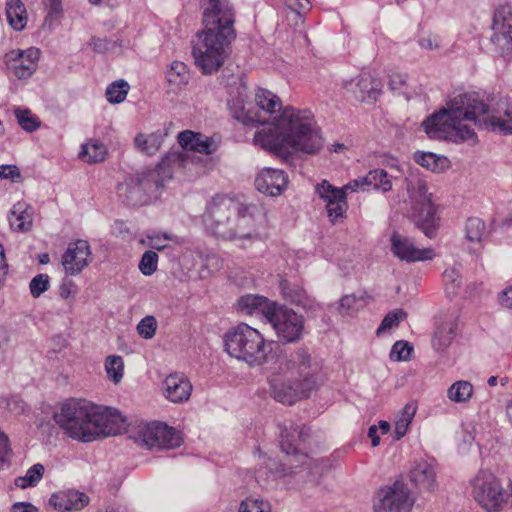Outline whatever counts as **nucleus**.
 Returning a JSON list of instances; mask_svg holds the SVG:
<instances>
[{"mask_svg":"<svg viewBox=\"0 0 512 512\" xmlns=\"http://www.w3.org/2000/svg\"><path fill=\"white\" fill-rule=\"evenodd\" d=\"M443 282L446 285L447 291L455 293L456 289L461 285L459 271L454 267L446 269L443 273Z\"/></svg>","mask_w":512,"mask_h":512,"instance_id":"nucleus-51","label":"nucleus"},{"mask_svg":"<svg viewBox=\"0 0 512 512\" xmlns=\"http://www.w3.org/2000/svg\"><path fill=\"white\" fill-rule=\"evenodd\" d=\"M413 347L407 341H396L390 351V359L393 361H407L410 359Z\"/></svg>","mask_w":512,"mask_h":512,"instance_id":"nucleus-47","label":"nucleus"},{"mask_svg":"<svg viewBox=\"0 0 512 512\" xmlns=\"http://www.w3.org/2000/svg\"><path fill=\"white\" fill-rule=\"evenodd\" d=\"M412 485L421 492H433L438 487L434 460L420 459L409 472Z\"/></svg>","mask_w":512,"mask_h":512,"instance_id":"nucleus-19","label":"nucleus"},{"mask_svg":"<svg viewBox=\"0 0 512 512\" xmlns=\"http://www.w3.org/2000/svg\"><path fill=\"white\" fill-rule=\"evenodd\" d=\"M105 370L108 378L114 383H119L123 377L124 361L121 356L110 355L105 360Z\"/></svg>","mask_w":512,"mask_h":512,"instance_id":"nucleus-41","label":"nucleus"},{"mask_svg":"<svg viewBox=\"0 0 512 512\" xmlns=\"http://www.w3.org/2000/svg\"><path fill=\"white\" fill-rule=\"evenodd\" d=\"M10 228L13 231L26 232L32 227V212L24 201L15 203L8 215Z\"/></svg>","mask_w":512,"mask_h":512,"instance_id":"nucleus-28","label":"nucleus"},{"mask_svg":"<svg viewBox=\"0 0 512 512\" xmlns=\"http://www.w3.org/2000/svg\"><path fill=\"white\" fill-rule=\"evenodd\" d=\"M254 142L270 153L287 158L292 151L315 154L323 147V138L313 114L308 109L291 106L262 130L254 134Z\"/></svg>","mask_w":512,"mask_h":512,"instance_id":"nucleus-2","label":"nucleus"},{"mask_svg":"<svg viewBox=\"0 0 512 512\" xmlns=\"http://www.w3.org/2000/svg\"><path fill=\"white\" fill-rule=\"evenodd\" d=\"M471 485L475 501L487 512L501 511L510 497L501 481L487 469L479 470Z\"/></svg>","mask_w":512,"mask_h":512,"instance_id":"nucleus-12","label":"nucleus"},{"mask_svg":"<svg viewBox=\"0 0 512 512\" xmlns=\"http://www.w3.org/2000/svg\"><path fill=\"white\" fill-rule=\"evenodd\" d=\"M252 206L217 195L207 204L203 214L206 230L213 236L228 241L257 238Z\"/></svg>","mask_w":512,"mask_h":512,"instance_id":"nucleus-5","label":"nucleus"},{"mask_svg":"<svg viewBox=\"0 0 512 512\" xmlns=\"http://www.w3.org/2000/svg\"><path fill=\"white\" fill-rule=\"evenodd\" d=\"M310 437V429L293 422L285 424L280 432V448L286 459L280 463L278 471L283 475H301L304 481L316 482L324 471L322 461L313 459L304 451Z\"/></svg>","mask_w":512,"mask_h":512,"instance_id":"nucleus-7","label":"nucleus"},{"mask_svg":"<svg viewBox=\"0 0 512 512\" xmlns=\"http://www.w3.org/2000/svg\"><path fill=\"white\" fill-rule=\"evenodd\" d=\"M287 184L283 170L265 168L255 179L256 189L269 196H278L285 189Z\"/></svg>","mask_w":512,"mask_h":512,"instance_id":"nucleus-22","label":"nucleus"},{"mask_svg":"<svg viewBox=\"0 0 512 512\" xmlns=\"http://www.w3.org/2000/svg\"><path fill=\"white\" fill-rule=\"evenodd\" d=\"M157 264L158 254L149 250L143 253L138 268L143 275L150 276L157 270Z\"/></svg>","mask_w":512,"mask_h":512,"instance_id":"nucleus-46","label":"nucleus"},{"mask_svg":"<svg viewBox=\"0 0 512 512\" xmlns=\"http://www.w3.org/2000/svg\"><path fill=\"white\" fill-rule=\"evenodd\" d=\"M267 321L283 343H295L303 337L305 319L291 308L276 304L272 312H268Z\"/></svg>","mask_w":512,"mask_h":512,"instance_id":"nucleus-13","label":"nucleus"},{"mask_svg":"<svg viewBox=\"0 0 512 512\" xmlns=\"http://www.w3.org/2000/svg\"><path fill=\"white\" fill-rule=\"evenodd\" d=\"M465 236L470 242H481L486 236L485 222L478 217H470L465 224Z\"/></svg>","mask_w":512,"mask_h":512,"instance_id":"nucleus-37","label":"nucleus"},{"mask_svg":"<svg viewBox=\"0 0 512 512\" xmlns=\"http://www.w3.org/2000/svg\"><path fill=\"white\" fill-rule=\"evenodd\" d=\"M279 288L285 300L306 311H315L319 307V304L297 283L281 280Z\"/></svg>","mask_w":512,"mask_h":512,"instance_id":"nucleus-24","label":"nucleus"},{"mask_svg":"<svg viewBox=\"0 0 512 512\" xmlns=\"http://www.w3.org/2000/svg\"><path fill=\"white\" fill-rule=\"evenodd\" d=\"M455 336L454 326L451 322L437 326L432 338V346L438 351L446 350Z\"/></svg>","mask_w":512,"mask_h":512,"instance_id":"nucleus-33","label":"nucleus"},{"mask_svg":"<svg viewBox=\"0 0 512 512\" xmlns=\"http://www.w3.org/2000/svg\"><path fill=\"white\" fill-rule=\"evenodd\" d=\"M150 239V247L157 251H162L167 247L165 241H170L174 239L173 235L168 233H163L161 235H153L148 237Z\"/></svg>","mask_w":512,"mask_h":512,"instance_id":"nucleus-54","label":"nucleus"},{"mask_svg":"<svg viewBox=\"0 0 512 512\" xmlns=\"http://www.w3.org/2000/svg\"><path fill=\"white\" fill-rule=\"evenodd\" d=\"M357 301V298L354 295H346L341 298L340 300V309L349 311L353 309L355 303Z\"/></svg>","mask_w":512,"mask_h":512,"instance_id":"nucleus-64","label":"nucleus"},{"mask_svg":"<svg viewBox=\"0 0 512 512\" xmlns=\"http://www.w3.org/2000/svg\"><path fill=\"white\" fill-rule=\"evenodd\" d=\"M415 502L407 485L396 481L392 486H386L377 491L374 496L375 512H409Z\"/></svg>","mask_w":512,"mask_h":512,"instance_id":"nucleus-15","label":"nucleus"},{"mask_svg":"<svg viewBox=\"0 0 512 512\" xmlns=\"http://www.w3.org/2000/svg\"><path fill=\"white\" fill-rule=\"evenodd\" d=\"M416 413V407L414 404L408 403L405 405L401 417L396 421L395 434L396 439L402 438L408 430L410 423Z\"/></svg>","mask_w":512,"mask_h":512,"instance_id":"nucleus-43","label":"nucleus"},{"mask_svg":"<svg viewBox=\"0 0 512 512\" xmlns=\"http://www.w3.org/2000/svg\"><path fill=\"white\" fill-rule=\"evenodd\" d=\"M493 34L490 37L492 52L503 57L512 56V9L509 5H500L494 12Z\"/></svg>","mask_w":512,"mask_h":512,"instance_id":"nucleus-16","label":"nucleus"},{"mask_svg":"<svg viewBox=\"0 0 512 512\" xmlns=\"http://www.w3.org/2000/svg\"><path fill=\"white\" fill-rule=\"evenodd\" d=\"M288 7L292 11H295L299 17H301V13L310 10L311 3L309 0H293V3H290Z\"/></svg>","mask_w":512,"mask_h":512,"instance_id":"nucleus-59","label":"nucleus"},{"mask_svg":"<svg viewBox=\"0 0 512 512\" xmlns=\"http://www.w3.org/2000/svg\"><path fill=\"white\" fill-rule=\"evenodd\" d=\"M11 453L8 437L0 432V468L7 462V458Z\"/></svg>","mask_w":512,"mask_h":512,"instance_id":"nucleus-56","label":"nucleus"},{"mask_svg":"<svg viewBox=\"0 0 512 512\" xmlns=\"http://www.w3.org/2000/svg\"><path fill=\"white\" fill-rule=\"evenodd\" d=\"M276 304L266 297L252 294L244 295L238 300V307L242 312L249 315L262 314L266 320L268 312H272Z\"/></svg>","mask_w":512,"mask_h":512,"instance_id":"nucleus-27","label":"nucleus"},{"mask_svg":"<svg viewBox=\"0 0 512 512\" xmlns=\"http://www.w3.org/2000/svg\"><path fill=\"white\" fill-rule=\"evenodd\" d=\"M347 208L346 194H344V198H338L335 202L326 205L328 217L332 222H336L339 218H344Z\"/></svg>","mask_w":512,"mask_h":512,"instance_id":"nucleus-49","label":"nucleus"},{"mask_svg":"<svg viewBox=\"0 0 512 512\" xmlns=\"http://www.w3.org/2000/svg\"><path fill=\"white\" fill-rule=\"evenodd\" d=\"M166 78L171 86L181 89L189 82L190 73L185 63L173 61L166 72Z\"/></svg>","mask_w":512,"mask_h":512,"instance_id":"nucleus-32","label":"nucleus"},{"mask_svg":"<svg viewBox=\"0 0 512 512\" xmlns=\"http://www.w3.org/2000/svg\"><path fill=\"white\" fill-rule=\"evenodd\" d=\"M440 37L438 35L429 34L419 40V45L427 50H434L440 47Z\"/></svg>","mask_w":512,"mask_h":512,"instance_id":"nucleus-57","label":"nucleus"},{"mask_svg":"<svg viewBox=\"0 0 512 512\" xmlns=\"http://www.w3.org/2000/svg\"><path fill=\"white\" fill-rule=\"evenodd\" d=\"M167 131L157 130L151 134L139 133L134 139L135 147L142 153L147 155H155L161 148Z\"/></svg>","mask_w":512,"mask_h":512,"instance_id":"nucleus-29","label":"nucleus"},{"mask_svg":"<svg viewBox=\"0 0 512 512\" xmlns=\"http://www.w3.org/2000/svg\"><path fill=\"white\" fill-rule=\"evenodd\" d=\"M181 156L179 153H168L155 168L136 172L127 178L119 188L125 190L122 194L124 201L130 206H141L157 198L164 181L172 178L170 166H180Z\"/></svg>","mask_w":512,"mask_h":512,"instance_id":"nucleus-9","label":"nucleus"},{"mask_svg":"<svg viewBox=\"0 0 512 512\" xmlns=\"http://www.w3.org/2000/svg\"><path fill=\"white\" fill-rule=\"evenodd\" d=\"M405 185L411 206V216L416 227L428 238H435L440 226V217L437 206L432 201V194L428 192L425 179L419 173L411 172L405 178Z\"/></svg>","mask_w":512,"mask_h":512,"instance_id":"nucleus-11","label":"nucleus"},{"mask_svg":"<svg viewBox=\"0 0 512 512\" xmlns=\"http://www.w3.org/2000/svg\"><path fill=\"white\" fill-rule=\"evenodd\" d=\"M406 315V312L402 309H395L389 312L377 328L376 334L380 336L384 331L398 327L400 321L406 318Z\"/></svg>","mask_w":512,"mask_h":512,"instance_id":"nucleus-45","label":"nucleus"},{"mask_svg":"<svg viewBox=\"0 0 512 512\" xmlns=\"http://www.w3.org/2000/svg\"><path fill=\"white\" fill-rule=\"evenodd\" d=\"M21 178V172L16 165H0V179H9L18 182Z\"/></svg>","mask_w":512,"mask_h":512,"instance_id":"nucleus-53","label":"nucleus"},{"mask_svg":"<svg viewBox=\"0 0 512 512\" xmlns=\"http://www.w3.org/2000/svg\"><path fill=\"white\" fill-rule=\"evenodd\" d=\"M415 161L422 167L434 171L437 166L436 155L431 152L415 153Z\"/></svg>","mask_w":512,"mask_h":512,"instance_id":"nucleus-52","label":"nucleus"},{"mask_svg":"<svg viewBox=\"0 0 512 512\" xmlns=\"http://www.w3.org/2000/svg\"><path fill=\"white\" fill-rule=\"evenodd\" d=\"M178 143L184 151L178 152L182 156V163L180 166L171 165L170 169L173 171L176 168H181L184 165L187 151L199 152L204 154H212L213 142L210 138L203 136L200 133H195L190 130L182 131L178 134Z\"/></svg>","mask_w":512,"mask_h":512,"instance_id":"nucleus-21","label":"nucleus"},{"mask_svg":"<svg viewBox=\"0 0 512 512\" xmlns=\"http://www.w3.org/2000/svg\"><path fill=\"white\" fill-rule=\"evenodd\" d=\"M227 105L231 116L245 126L256 127L266 122L262 112L273 114L281 110L280 98L269 90L260 88L255 103L249 100L246 82L241 77H232L227 86Z\"/></svg>","mask_w":512,"mask_h":512,"instance_id":"nucleus-8","label":"nucleus"},{"mask_svg":"<svg viewBox=\"0 0 512 512\" xmlns=\"http://www.w3.org/2000/svg\"><path fill=\"white\" fill-rule=\"evenodd\" d=\"M346 88L353 92L359 101L375 100L380 92L379 83L370 75H361L346 84Z\"/></svg>","mask_w":512,"mask_h":512,"instance_id":"nucleus-26","label":"nucleus"},{"mask_svg":"<svg viewBox=\"0 0 512 512\" xmlns=\"http://www.w3.org/2000/svg\"><path fill=\"white\" fill-rule=\"evenodd\" d=\"M129 88V84L123 79L112 82L106 89L107 101L111 104L122 103L127 97Z\"/></svg>","mask_w":512,"mask_h":512,"instance_id":"nucleus-39","label":"nucleus"},{"mask_svg":"<svg viewBox=\"0 0 512 512\" xmlns=\"http://www.w3.org/2000/svg\"><path fill=\"white\" fill-rule=\"evenodd\" d=\"M45 468L41 463L31 466L24 476L15 479V485L21 489L36 486L43 478Z\"/></svg>","mask_w":512,"mask_h":512,"instance_id":"nucleus-36","label":"nucleus"},{"mask_svg":"<svg viewBox=\"0 0 512 512\" xmlns=\"http://www.w3.org/2000/svg\"><path fill=\"white\" fill-rule=\"evenodd\" d=\"M407 75L394 73L389 76L388 85L392 91L401 92L406 86Z\"/></svg>","mask_w":512,"mask_h":512,"instance_id":"nucleus-55","label":"nucleus"},{"mask_svg":"<svg viewBox=\"0 0 512 512\" xmlns=\"http://www.w3.org/2000/svg\"><path fill=\"white\" fill-rule=\"evenodd\" d=\"M54 421L68 437L87 443L118 435L124 429V419L108 408L84 399H69L53 414Z\"/></svg>","mask_w":512,"mask_h":512,"instance_id":"nucleus-4","label":"nucleus"},{"mask_svg":"<svg viewBox=\"0 0 512 512\" xmlns=\"http://www.w3.org/2000/svg\"><path fill=\"white\" fill-rule=\"evenodd\" d=\"M315 193L322 199L326 205L336 201L338 198H344V189L331 185L328 181L323 180L315 187Z\"/></svg>","mask_w":512,"mask_h":512,"instance_id":"nucleus-40","label":"nucleus"},{"mask_svg":"<svg viewBox=\"0 0 512 512\" xmlns=\"http://www.w3.org/2000/svg\"><path fill=\"white\" fill-rule=\"evenodd\" d=\"M367 186L383 193L392 189L391 177L384 169H374L366 175Z\"/></svg>","mask_w":512,"mask_h":512,"instance_id":"nucleus-35","label":"nucleus"},{"mask_svg":"<svg viewBox=\"0 0 512 512\" xmlns=\"http://www.w3.org/2000/svg\"><path fill=\"white\" fill-rule=\"evenodd\" d=\"M40 51L31 47L27 50H12L5 55L8 71L17 79H27L37 69Z\"/></svg>","mask_w":512,"mask_h":512,"instance_id":"nucleus-17","label":"nucleus"},{"mask_svg":"<svg viewBox=\"0 0 512 512\" xmlns=\"http://www.w3.org/2000/svg\"><path fill=\"white\" fill-rule=\"evenodd\" d=\"M11 512H38V509L31 503L18 502L12 506Z\"/></svg>","mask_w":512,"mask_h":512,"instance_id":"nucleus-63","label":"nucleus"},{"mask_svg":"<svg viewBox=\"0 0 512 512\" xmlns=\"http://www.w3.org/2000/svg\"><path fill=\"white\" fill-rule=\"evenodd\" d=\"M473 385L469 381L454 382L447 390V397L454 403H466L473 395Z\"/></svg>","mask_w":512,"mask_h":512,"instance_id":"nucleus-34","label":"nucleus"},{"mask_svg":"<svg viewBox=\"0 0 512 512\" xmlns=\"http://www.w3.org/2000/svg\"><path fill=\"white\" fill-rule=\"evenodd\" d=\"M391 250L396 257L406 262L431 260L434 257L433 249H418L407 237L397 232L391 235Z\"/></svg>","mask_w":512,"mask_h":512,"instance_id":"nucleus-20","label":"nucleus"},{"mask_svg":"<svg viewBox=\"0 0 512 512\" xmlns=\"http://www.w3.org/2000/svg\"><path fill=\"white\" fill-rule=\"evenodd\" d=\"M499 301L503 307L512 309V285L502 291Z\"/></svg>","mask_w":512,"mask_h":512,"instance_id":"nucleus-62","label":"nucleus"},{"mask_svg":"<svg viewBox=\"0 0 512 512\" xmlns=\"http://www.w3.org/2000/svg\"><path fill=\"white\" fill-rule=\"evenodd\" d=\"M223 343L228 355L250 367L267 363L268 355L272 351L271 343L257 329L245 323L230 328L224 334Z\"/></svg>","mask_w":512,"mask_h":512,"instance_id":"nucleus-10","label":"nucleus"},{"mask_svg":"<svg viewBox=\"0 0 512 512\" xmlns=\"http://www.w3.org/2000/svg\"><path fill=\"white\" fill-rule=\"evenodd\" d=\"M50 278L47 274H38L32 278L29 284L30 293L34 298L40 297L48 290Z\"/></svg>","mask_w":512,"mask_h":512,"instance_id":"nucleus-48","label":"nucleus"},{"mask_svg":"<svg viewBox=\"0 0 512 512\" xmlns=\"http://www.w3.org/2000/svg\"><path fill=\"white\" fill-rule=\"evenodd\" d=\"M132 438L148 449L156 450L177 448L182 443L179 433L162 422L140 424Z\"/></svg>","mask_w":512,"mask_h":512,"instance_id":"nucleus-14","label":"nucleus"},{"mask_svg":"<svg viewBox=\"0 0 512 512\" xmlns=\"http://www.w3.org/2000/svg\"><path fill=\"white\" fill-rule=\"evenodd\" d=\"M107 148L97 140H91L81 146L79 157L87 163H99L106 159Z\"/></svg>","mask_w":512,"mask_h":512,"instance_id":"nucleus-31","label":"nucleus"},{"mask_svg":"<svg viewBox=\"0 0 512 512\" xmlns=\"http://www.w3.org/2000/svg\"><path fill=\"white\" fill-rule=\"evenodd\" d=\"M366 176L364 177H358L354 180H351L346 184L342 189H344V192L346 193L347 190H350L352 192L357 191L359 189L364 190L367 186Z\"/></svg>","mask_w":512,"mask_h":512,"instance_id":"nucleus-60","label":"nucleus"},{"mask_svg":"<svg viewBox=\"0 0 512 512\" xmlns=\"http://www.w3.org/2000/svg\"><path fill=\"white\" fill-rule=\"evenodd\" d=\"M165 396L171 402L187 401L192 392L190 381L182 374H171L164 381Z\"/></svg>","mask_w":512,"mask_h":512,"instance_id":"nucleus-25","label":"nucleus"},{"mask_svg":"<svg viewBox=\"0 0 512 512\" xmlns=\"http://www.w3.org/2000/svg\"><path fill=\"white\" fill-rule=\"evenodd\" d=\"M204 29L193 41L192 56L203 74L217 72L229 55V46L235 39V14L226 0H207L202 3Z\"/></svg>","mask_w":512,"mask_h":512,"instance_id":"nucleus-3","label":"nucleus"},{"mask_svg":"<svg viewBox=\"0 0 512 512\" xmlns=\"http://www.w3.org/2000/svg\"><path fill=\"white\" fill-rule=\"evenodd\" d=\"M90 245L86 240L78 239L68 245L62 256V265L67 274L78 275L89 264Z\"/></svg>","mask_w":512,"mask_h":512,"instance_id":"nucleus-18","label":"nucleus"},{"mask_svg":"<svg viewBox=\"0 0 512 512\" xmlns=\"http://www.w3.org/2000/svg\"><path fill=\"white\" fill-rule=\"evenodd\" d=\"M463 121L474 122L479 128L502 135H512V100L490 106L476 92L455 94L447 107L429 116L422 126L430 139L467 141L475 140L476 133Z\"/></svg>","mask_w":512,"mask_h":512,"instance_id":"nucleus-1","label":"nucleus"},{"mask_svg":"<svg viewBox=\"0 0 512 512\" xmlns=\"http://www.w3.org/2000/svg\"><path fill=\"white\" fill-rule=\"evenodd\" d=\"M286 370L290 378H274L270 382L273 398L283 404L292 405L307 399L322 380V364L305 348H298L289 355Z\"/></svg>","mask_w":512,"mask_h":512,"instance_id":"nucleus-6","label":"nucleus"},{"mask_svg":"<svg viewBox=\"0 0 512 512\" xmlns=\"http://www.w3.org/2000/svg\"><path fill=\"white\" fill-rule=\"evenodd\" d=\"M88 503L89 497L76 490L54 493L49 499V504L60 512L78 511L88 505Z\"/></svg>","mask_w":512,"mask_h":512,"instance_id":"nucleus-23","label":"nucleus"},{"mask_svg":"<svg viewBox=\"0 0 512 512\" xmlns=\"http://www.w3.org/2000/svg\"><path fill=\"white\" fill-rule=\"evenodd\" d=\"M6 17L14 30L22 31L26 27L28 18L22 0H6Z\"/></svg>","mask_w":512,"mask_h":512,"instance_id":"nucleus-30","label":"nucleus"},{"mask_svg":"<svg viewBox=\"0 0 512 512\" xmlns=\"http://www.w3.org/2000/svg\"><path fill=\"white\" fill-rule=\"evenodd\" d=\"M90 46L97 53H105L108 51V41L106 39H101L97 37H93L90 41Z\"/></svg>","mask_w":512,"mask_h":512,"instance_id":"nucleus-61","label":"nucleus"},{"mask_svg":"<svg viewBox=\"0 0 512 512\" xmlns=\"http://www.w3.org/2000/svg\"><path fill=\"white\" fill-rule=\"evenodd\" d=\"M239 512H271V505L268 501L259 496H249L241 501Z\"/></svg>","mask_w":512,"mask_h":512,"instance_id":"nucleus-42","label":"nucleus"},{"mask_svg":"<svg viewBox=\"0 0 512 512\" xmlns=\"http://www.w3.org/2000/svg\"><path fill=\"white\" fill-rule=\"evenodd\" d=\"M76 285L72 280L65 279L59 288V294L63 299L69 298L71 295L75 294Z\"/></svg>","mask_w":512,"mask_h":512,"instance_id":"nucleus-58","label":"nucleus"},{"mask_svg":"<svg viewBox=\"0 0 512 512\" xmlns=\"http://www.w3.org/2000/svg\"><path fill=\"white\" fill-rule=\"evenodd\" d=\"M14 114L17 119V123L28 133L36 131L41 125L38 117L32 114V112L27 108L17 107L14 110Z\"/></svg>","mask_w":512,"mask_h":512,"instance_id":"nucleus-38","label":"nucleus"},{"mask_svg":"<svg viewBox=\"0 0 512 512\" xmlns=\"http://www.w3.org/2000/svg\"><path fill=\"white\" fill-rule=\"evenodd\" d=\"M157 330V321L154 316H146L137 325L138 334L144 339L154 337Z\"/></svg>","mask_w":512,"mask_h":512,"instance_id":"nucleus-50","label":"nucleus"},{"mask_svg":"<svg viewBox=\"0 0 512 512\" xmlns=\"http://www.w3.org/2000/svg\"><path fill=\"white\" fill-rule=\"evenodd\" d=\"M43 3L47 9L44 26L51 29L55 22L63 16L62 0H44Z\"/></svg>","mask_w":512,"mask_h":512,"instance_id":"nucleus-44","label":"nucleus"}]
</instances>
